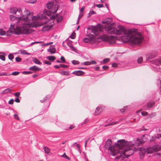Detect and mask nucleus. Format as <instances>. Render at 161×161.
Wrapping results in <instances>:
<instances>
[{
    "mask_svg": "<svg viewBox=\"0 0 161 161\" xmlns=\"http://www.w3.org/2000/svg\"><path fill=\"white\" fill-rule=\"evenodd\" d=\"M106 30L110 34L116 35H120L124 32V36H123L122 39L126 42L130 41L132 43L139 44L142 41V33L136 29L125 30L122 26L117 25L115 28L114 27L113 25L110 24L108 25Z\"/></svg>",
    "mask_w": 161,
    "mask_h": 161,
    "instance_id": "f257e3e1",
    "label": "nucleus"
},
{
    "mask_svg": "<svg viewBox=\"0 0 161 161\" xmlns=\"http://www.w3.org/2000/svg\"><path fill=\"white\" fill-rule=\"evenodd\" d=\"M115 144V146L118 149L122 150L124 151L125 156L126 158H128L133 154L134 150L130 147L128 142L125 140H119Z\"/></svg>",
    "mask_w": 161,
    "mask_h": 161,
    "instance_id": "f03ea898",
    "label": "nucleus"
},
{
    "mask_svg": "<svg viewBox=\"0 0 161 161\" xmlns=\"http://www.w3.org/2000/svg\"><path fill=\"white\" fill-rule=\"evenodd\" d=\"M46 7L49 9H51L53 7L51 12L53 14H55L58 10L59 6L58 4H55L53 6V3L52 2L49 1L46 4Z\"/></svg>",
    "mask_w": 161,
    "mask_h": 161,
    "instance_id": "7ed1b4c3",
    "label": "nucleus"
},
{
    "mask_svg": "<svg viewBox=\"0 0 161 161\" xmlns=\"http://www.w3.org/2000/svg\"><path fill=\"white\" fill-rule=\"evenodd\" d=\"M112 144V141L110 139H108L105 144L104 147L106 150L110 148V146Z\"/></svg>",
    "mask_w": 161,
    "mask_h": 161,
    "instance_id": "20e7f679",
    "label": "nucleus"
},
{
    "mask_svg": "<svg viewBox=\"0 0 161 161\" xmlns=\"http://www.w3.org/2000/svg\"><path fill=\"white\" fill-rule=\"evenodd\" d=\"M155 105V102L154 101H151L148 102L147 104L146 107H144L146 108H144L146 110H147L148 108H152Z\"/></svg>",
    "mask_w": 161,
    "mask_h": 161,
    "instance_id": "39448f33",
    "label": "nucleus"
},
{
    "mask_svg": "<svg viewBox=\"0 0 161 161\" xmlns=\"http://www.w3.org/2000/svg\"><path fill=\"white\" fill-rule=\"evenodd\" d=\"M72 74L77 76H80L84 75L85 74V73L83 71L79 70L75 71L73 72Z\"/></svg>",
    "mask_w": 161,
    "mask_h": 161,
    "instance_id": "423d86ee",
    "label": "nucleus"
},
{
    "mask_svg": "<svg viewBox=\"0 0 161 161\" xmlns=\"http://www.w3.org/2000/svg\"><path fill=\"white\" fill-rule=\"evenodd\" d=\"M91 27L92 28V32L95 35H97L99 33V32L97 30V26L94 25H92Z\"/></svg>",
    "mask_w": 161,
    "mask_h": 161,
    "instance_id": "0eeeda50",
    "label": "nucleus"
},
{
    "mask_svg": "<svg viewBox=\"0 0 161 161\" xmlns=\"http://www.w3.org/2000/svg\"><path fill=\"white\" fill-rule=\"evenodd\" d=\"M47 51L51 54H53L55 53L56 49L54 46L51 45L50 46L49 48L47 49Z\"/></svg>",
    "mask_w": 161,
    "mask_h": 161,
    "instance_id": "6e6552de",
    "label": "nucleus"
},
{
    "mask_svg": "<svg viewBox=\"0 0 161 161\" xmlns=\"http://www.w3.org/2000/svg\"><path fill=\"white\" fill-rule=\"evenodd\" d=\"M14 25H11V27L9 29L8 31L7 32L10 33L11 34H15L16 33V29L14 27Z\"/></svg>",
    "mask_w": 161,
    "mask_h": 161,
    "instance_id": "1a4fd4ad",
    "label": "nucleus"
},
{
    "mask_svg": "<svg viewBox=\"0 0 161 161\" xmlns=\"http://www.w3.org/2000/svg\"><path fill=\"white\" fill-rule=\"evenodd\" d=\"M53 27L52 25H47L43 26L42 27V31H47L50 30Z\"/></svg>",
    "mask_w": 161,
    "mask_h": 161,
    "instance_id": "9d476101",
    "label": "nucleus"
},
{
    "mask_svg": "<svg viewBox=\"0 0 161 161\" xmlns=\"http://www.w3.org/2000/svg\"><path fill=\"white\" fill-rule=\"evenodd\" d=\"M29 69L33 71H38L42 70V69L41 68L38 67L36 65H34L30 67Z\"/></svg>",
    "mask_w": 161,
    "mask_h": 161,
    "instance_id": "9b49d317",
    "label": "nucleus"
},
{
    "mask_svg": "<svg viewBox=\"0 0 161 161\" xmlns=\"http://www.w3.org/2000/svg\"><path fill=\"white\" fill-rule=\"evenodd\" d=\"M71 41H69L67 42V45L71 49V50L75 53H77V51L75 47L73 46L71 43Z\"/></svg>",
    "mask_w": 161,
    "mask_h": 161,
    "instance_id": "f8f14e48",
    "label": "nucleus"
},
{
    "mask_svg": "<svg viewBox=\"0 0 161 161\" xmlns=\"http://www.w3.org/2000/svg\"><path fill=\"white\" fill-rule=\"evenodd\" d=\"M112 20L111 18H107L103 20L102 23L103 24H109L112 21Z\"/></svg>",
    "mask_w": 161,
    "mask_h": 161,
    "instance_id": "ddd939ff",
    "label": "nucleus"
},
{
    "mask_svg": "<svg viewBox=\"0 0 161 161\" xmlns=\"http://www.w3.org/2000/svg\"><path fill=\"white\" fill-rule=\"evenodd\" d=\"M31 30H30L29 29H26L24 27L22 28V34H31V31L30 32V31Z\"/></svg>",
    "mask_w": 161,
    "mask_h": 161,
    "instance_id": "4468645a",
    "label": "nucleus"
},
{
    "mask_svg": "<svg viewBox=\"0 0 161 161\" xmlns=\"http://www.w3.org/2000/svg\"><path fill=\"white\" fill-rule=\"evenodd\" d=\"M16 33L15 34L17 35H19L22 34V30L21 28L19 27H16Z\"/></svg>",
    "mask_w": 161,
    "mask_h": 161,
    "instance_id": "2eb2a0df",
    "label": "nucleus"
},
{
    "mask_svg": "<svg viewBox=\"0 0 161 161\" xmlns=\"http://www.w3.org/2000/svg\"><path fill=\"white\" fill-rule=\"evenodd\" d=\"M145 149L144 148L142 147L140 148L139 151L140 155L144 156L145 154Z\"/></svg>",
    "mask_w": 161,
    "mask_h": 161,
    "instance_id": "dca6fc26",
    "label": "nucleus"
},
{
    "mask_svg": "<svg viewBox=\"0 0 161 161\" xmlns=\"http://www.w3.org/2000/svg\"><path fill=\"white\" fill-rule=\"evenodd\" d=\"M147 60H149L154 58L155 56L153 54L149 53L146 55Z\"/></svg>",
    "mask_w": 161,
    "mask_h": 161,
    "instance_id": "f3484780",
    "label": "nucleus"
},
{
    "mask_svg": "<svg viewBox=\"0 0 161 161\" xmlns=\"http://www.w3.org/2000/svg\"><path fill=\"white\" fill-rule=\"evenodd\" d=\"M6 54L4 52H0V59L3 61L5 60V56Z\"/></svg>",
    "mask_w": 161,
    "mask_h": 161,
    "instance_id": "a211bd4d",
    "label": "nucleus"
},
{
    "mask_svg": "<svg viewBox=\"0 0 161 161\" xmlns=\"http://www.w3.org/2000/svg\"><path fill=\"white\" fill-rule=\"evenodd\" d=\"M18 11V9L15 7H13L10 8V12L13 14H15Z\"/></svg>",
    "mask_w": 161,
    "mask_h": 161,
    "instance_id": "6ab92c4d",
    "label": "nucleus"
},
{
    "mask_svg": "<svg viewBox=\"0 0 161 161\" xmlns=\"http://www.w3.org/2000/svg\"><path fill=\"white\" fill-rule=\"evenodd\" d=\"M152 148L153 151L155 152L159 151L160 148L158 145L153 146Z\"/></svg>",
    "mask_w": 161,
    "mask_h": 161,
    "instance_id": "aec40b11",
    "label": "nucleus"
},
{
    "mask_svg": "<svg viewBox=\"0 0 161 161\" xmlns=\"http://www.w3.org/2000/svg\"><path fill=\"white\" fill-rule=\"evenodd\" d=\"M101 111V108L98 107H97L94 113L95 115H97L99 114Z\"/></svg>",
    "mask_w": 161,
    "mask_h": 161,
    "instance_id": "412c9836",
    "label": "nucleus"
},
{
    "mask_svg": "<svg viewBox=\"0 0 161 161\" xmlns=\"http://www.w3.org/2000/svg\"><path fill=\"white\" fill-rule=\"evenodd\" d=\"M59 70V72H58L60 73L61 75H68L69 74L68 71H61Z\"/></svg>",
    "mask_w": 161,
    "mask_h": 161,
    "instance_id": "4be33fe9",
    "label": "nucleus"
},
{
    "mask_svg": "<svg viewBox=\"0 0 161 161\" xmlns=\"http://www.w3.org/2000/svg\"><path fill=\"white\" fill-rule=\"evenodd\" d=\"M46 58L48 59L50 61L53 62L56 59V58L54 56H47Z\"/></svg>",
    "mask_w": 161,
    "mask_h": 161,
    "instance_id": "5701e85b",
    "label": "nucleus"
},
{
    "mask_svg": "<svg viewBox=\"0 0 161 161\" xmlns=\"http://www.w3.org/2000/svg\"><path fill=\"white\" fill-rule=\"evenodd\" d=\"M33 61L36 64L39 65L41 64H42L41 62L36 58H33Z\"/></svg>",
    "mask_w": 161,
    "mask_h": 161,
    "instance_id": "b1692460",
    "label": "nucleus"
},
{
    "mask_svg": "<svg viewBox=\"0 0 161 161\" xmlns=\"http://www.w3.org/2000/svg\"><path fill=\"white\" fill-rule=\"evenodd\" d=\"M115 147H116V146L114 145H114H111L110 146V148L109 149H108V150H110L111 152H114L115 151ZM117 148H118L117 147H116Z\"/></svg>",
    "mask_w": 161,
    "mask_h": 161,
    "instance_id": "393cba45",
    "label": "nucleus"
},
{
    "mask_svg": "<svg viewBox=\"0 0 161 161\" xmlns=\"http://www.w3.org/2000/svg\"><path fill=\"white\" fill-rule=\"evenodd\" d=\"M119 122L118 121H115V122H112V123H110V124H106V125H104V126L105 127H107L108 126H110V125H114L117 123H118Z\"/></svg>",
    "mask_w": 161,
    "mask_h": 161,
    "instance_id": "a878e982",
    "label": "nucleus"
},
{
    "mask_svg": "<svg viewBox=\"0 0 161 161\" xmlns=\"http://www.w3.org/2000/svg\"><path fill=\"white\" fill-rule=\"evenodd\" d=\"M43 149L44 150L45 153L47 154H48L50 152V149L47 147H44L43 148Z\"/></svg>",
    "mask_w": 161,
    "mask_h": 161,
    "instance_id": "bb28decb",
    "label": "nucleus"
},
{
    "mask_svg": "<svg viewBox=\"0 0 161 161\" xmlns=\"http://www.w3.org/2000/svg\"><path fill=\"white\" fill-rule=\"evenodd\" d=\"M96 13L95 12L93 9H92L90 10L88 15V17H90L91 15H92V14H96Z\"/></svg>",
    "mask_w": 161,
    "mask_h": 161,
    "instance_id": "cd10ccee",
    "label": "nucleus"
},
{
    "mask_svg": "<svg viewBox=\"0 0 161 161\" xmlns=\"http://www.w3.org/2000/svg\"><path fill=\"white\" fill-rule=\"evenodd\" d=\"M159 137H156L155 136H152L151 138L150 139V141L151 142H154L156 139H159Z\"/></svg>",
    "mask_w": 161,
    "mask_h": 161,
    "instance_id": "c85d7f7f",
    "label": "nucleus"
},
{
    "mask_svg": "<svg viewBox=\"0 0 161 161\" xmlns=\"http://www.w3.org/2000/svg\"><path fill=\"white\" fill-rule=\"evenodd\" d=\"M11 90L9 89V88H7V89H5L4 90L3 92V93L5 94V93H8L9 92H11Z\"/></svg>",
    "mask_w": 161,
    "mask_h": 161,
    "instance_id": "c756f323",
    "label": "nucleus"
},
{
    "mask_svg": "<svg viewBox=\"0 0 161 161\" xmlns=\"http://www.w3.org/2000/svg\"><path fill=\"white\" fill-rule=\"evenodd\" d=\"M76 142L73 145H72V146H75V148L76 149H77L78 150H80V146L79 144H76V145H75V144H76Z\"/></svg>",
    "mask_w": 161,
    "mask_h": 161,
    "instance_id": "7c9ffc66",
    "label": "nucleus"
},
{
    "mask_svg": "<svg viewBox=\"0 0 161 161\" xmlns=\"http://www.w3.org/2000/svg\"><path fill=\"white\" fill-rule=\"evenodd\" d=\"M22 73L24 75H29L32 74L33 72L30 71H24Z\"/></svg>",
    "mask_w": 161,
    "mask_h": 161,
    "instance_id": "2f4dec72",
    "label": "nucleus"
},
{
    "mask_svg": "<svg viewBox=\"0 0 161 161\" xmlns=\"http://www.w3.org/2000/svg\"><path fill=\"white\" fill-rule=\"evenodd\" d=\"M58 16V14H56L55 15H52L50 17V18L52 19H54L57 18Z\"/></svg>",
    "mask_w": 161,
    "mask_h": 161,
    "instance_id": "473e14b6",
    "label": "nucleus"
},
{
    "mask_svg": "<svg viewBox=\"0 0 161 161\" xmlns=\"http://www.w3.org/2000/svg\"><path fill=\"white\" fill-rule=\"evenodd\" d=\"M137 63L139 64H141L143 62V58L142 57L139 58L137 60Z\"/></svg>",
    "mask_w": 161,
    "mask_h": 161,
    "instance_id": "72a5a7b5",
    "label": "nucleus"
},
{
    "mask_svg": "<svg viewBox=\"0 0 161 161\" xmlns=\"http://www.w3.org/2000/svg\"><path fill=\"white\" fill-rule=\"evenodd\" d=\"M63 18L62 16H61L58 18L57 19V21L58 23L61 22L63 19Z\"/></svg>",
    "mask_w": 161,
    "mask_h": 161,
    "instance_id": "f704fd0d",
    "label": "nucleus"
},
{
    "mask_svg": "<svg viewBox=\"0 0 161 161\" xmlns=\"http://www.w3.org/2000/svg\"><path fill=\"white\" fill-rule=\"evenodd\" d=\"M83 42L85 43H87L89 42H90L91 40L89 38H85L83 40Z\"/></svg>",
    "mask_w": 161,
    "mask_h": 161,
    "instance_id": "c9c22d12",
    "label": "nucleus"
},
{
    "mask_svg": "<svg viewBox=\"0 0 161 161\" xmlns=\"http://www.w3.org/2000/svg\"><path fill=\"white\" fill-rule=\"evenodd\" d=\"M21 53L23 55H31V53L27 52V51L25 50H23V51L21 52Z\"/></svg>",
    "mask_w": 161,
    "mask_h": 161,
    "instance_id": "e433bc0d",
    "label": "nucleus"
},
{
    "mask_svg": "<svg viewBox=\"0 0 161 161\" xmlns=\"http://www.w3.org/2000/svg\"><path fill=\"white\" fill-rule=\"evenodd\" d=\"M8 58L9 59L12 60L14 58V55L12 54H9L8 55Z\"/></svg>",
    "mask_w": 161,
    "mask_h": 161,
    "instance_id": "4c0bfd02",
    "label": "nucleus"
},
{
    "mask_svg": "<svg viewBox=\"0 0 161 161\" xmlns=\"http://www.w3.org/2000/svg\"><path fill=\"white\" fill-rule=\"evenodd\" d=\"M75 32H73L72 33L71 35L69 36V37L72 39H74L75 37Z\"/></svg>",
    "mask_w": 161,
    "mask_h": 161,
    "instance_id": "58836bf2",
    "label": "nucleus"
},
{
    "mask_svg": "<svg viewBox=\"0 0 161 161\" xmlns=\"http://www.w3.org/2000/svg\"><path fill=\"white\" fill-rule=\"evenodd\" d=\"M147 151L148 153H152L154 152L152 147L148 148Z\"/></svg>",
    "mask_w": 161,
    "mask_h": 161,
    "instance_id": "ea45409f",
    "label": "nucleus"
},
{
    "mask_svg": "<svg viewBox=\"0 0 161 161\" xmlns=\"http://www.w3.org/2000/svg\"><path fill=\"white\" fill-rule=\"evenodd\" d=\"M60 59L61 60V63H64L66 62L65 59L63 56H61Z\"/></svg>",
    "mask_w": 161,
    "mask_h": 161,
    "instance_id": "a19ab883",
    "label": "nucleus"
},
{
    "mask_svg": "<svg viewBox=\"0 0 161 161\" xmlns=\"http://www.w3.org/2000/svg\"><path fill=\"white\" fill-rule=\"evenodd\" d=\"M72 63L74 65L78 64H79V62L77 60H73L72 61Z\"/></svg>",
    "mask_w": 161,
    "mask_h": 161,
    "instance_id": "79ce46f5",
    "label": "nucleus"
},
{
    "mask_svg": "<svg viewBox=\"0 0 161 161\" xmlns=\"http://www.w3.org/2000/svg\"><path fill=\"white\" fill-rule=\"evenodd\" d=\"M19 73V72L18 71H14L12 73L11 75H18Z\"/></svg>",
    "mask_w": 161,
    "mask_h": 161,
    "instance_id": "37998d69",
    "label": "nucleus"
},
{
    "mask_svg": "<svg viewBox=\"0 0 161 161\" xmlns=\"http://www.w3.org/2000/svg\"><path fill=\"white\" fill-rule=\"evenodd\" d=\"M83 64L85 65H89L91 64V63L90 61H86L83 63Z\"/></svg>",
    "mask_w": 161,
    "mask_h": 161,
    "instance_id": "c03bdc74",
    "label": "nucleus"
},
{
    "mask_svg": "<svg viewBox=\"0 0 161 161\" xmlns=\"http://www.w3.org/2000/svg\"><path fill=\"white\" fill-rule=\"evenodd\" d=\"M140 148V147H139L136 146V147H134V149H133V150H134V151L135 152H136V151H137L138 150V151H139Z\"/></svg>",
    "mask_w": 161,
    "mask_h": 161,
    "instance_id": "a18cd8bd",
    "label": "nucleus"
},
{
    "mask_svg": "<svg viewBox=\"0 0 161 161\" xmlns=\"http://www.w3.org/2000/svg\"><path fill=\"white\" fill-rule=\"evenodd\" d=\"M22 58L19 57H17L15 58V60L17 62H20Z\"/></svg>",
    "mask_w": 161,
    "mask_h": 161,
    "instance_id": "49530a36",
    "label": "nucleus"
},
{
    "mask_svg": "<svg viewBox=\"0 0 161 161\" xmlns=\"http://www.w3.org/2000/svg\"><path fill=\"white\" fill-rule=\"evenodd\" d=\"M1 75H6V76H8L10 75V74H8L6 72H1Z\"/></svg>",
    "mask_w": 161,
    "mask_h": 161,
    "instance_id": "de8ad7c7",
    "label": "nucleus"
},
{
    "mask_svg": "<svg viewBox=\"0 0 161 161\" xmlns=\"http://www.w3.org/2000/svg\"><path fill=\"white\" fill-rule=\"evenodd\" d=\"M1 75H6V76H8L10 75V74H8L6 72H1Z\"/></svg>",
    "mask_w": 161,
    "mask_h": 161,
    "instance_id": "09e8293b",
    "label": "nucleus"
},
{
    "mask_svg": "<svg viewBox=\"0 0 161 161\" xmlns=\"http://www.w3.org/2000/svg\"><path fill=\"white\" fill-rule=\"evenodd\" d=\"M110 60V59L109 58H104L103 60V61L104 63H106L108 62H109Z\"/></svg>",
    "mask_w": 161,
    "mask_h": 161,
    "instance_id": "8fccbe9b",
    "label": "nucleus"
},
{
    "mask_svg": "<svg viewBox=\"0 0 161 161\" xmlns=\"http://www.w3.org/2000/svg\"><path fill=\"white\" fill-rule=\"evenodd\" d=\"M14 100L13 99H11L8 102V103L9 104H13L14 103Z\"/></svg>",
    "mask_w": 161,
    "mask_h": 161,
    "instance_id": "3c124183",
    "label": "nucleus"
},
{
    "mask_svg": "<svg viewBox=\"0 0 161 161\" xmlns=\"http://www.w3.org/2000/svg\"><path fill=\"white\" fill-rule=\"evenodd\" d=\"M6 34V32L5 31L2 30L0 31V35H5Z\"/></svg>",
    "mask_w": 161,
    "mask_h": 161,
    "instance_id": "603ef678",
    "label": "nucleus"
},
{
    "mask_svg": "<svg viewBox=\"0 0 161 161\" xmlns=\"http://www.w3.org/2000/svg\"><path fill=\"white\" fill-rule=\"evenodd\" d=\"M96 5L97 7L99 8H102L103 7V5L102 4H96Z\"/></svg>",
    "mask_w": 161,
    "mask_h": 161,
    "instance_id": "864d4df0",
    "label": "nucleus"
},
{
    "mask_svg": "<svg viewBox=\"0 0 161 161\" xmlns=\"http://www.w3.org/2000/svg\"><path fill=\"white\" fill-rule=\"evenodd\" d=\"M60 67H61L62 68H68L69 67V66L67 65H65L64 64H60Z\"/></svg>",
    "mask_w": 161,
    "mask_h": 161,
    "instance_id": "5fc2aeb1",
    "label": "nucleus"
},
{
    "mask_svg": "<svg viewBox=\"0 0 161 161\" xmlns=\"http://www.w3.org/2000/svg\"><path fill=\"white\" fill-rule=\"evenodd\" d=\"M141 114L142 116H146L147 115L148 113L145 111H142L141 112Z\"/></svg>",
    "mask_w": 161,
    "mask_h": 161,
    "instance_id": "6e6d98bb",
    "label": "nucleus"
},
{
    "mask_svg": "<svg viewBox=\"0 0 161 161\" xmlns=\"http://www.w3.org/2000/svg\"><path fill=\"white\" fill-rule=\"evenodd\" d=\"M14 95L15 97H18L20 95V93L19 92H16L14 93Z\"/></svg>",
    "mask_w": 161,
    "mask_h": 161,
    "instance_id": "4d7b16f0",
    "label": "nucleus"
},
{
    "mask_svg": "<svg viewBox=\"0 0 161 161\" xmlns=\"http://www.w3.org/2000/svg\"><path fill=\"white\" fill-rule=\"evenodd\" d=\"M102 68L104 70H105L108 69L109 67L107 65H104L103 66Z\"/></svg>",
    "mask_w": 161,
    "mask_h": 161,
    "instance_id": "13d9d810",
    "label": "nucleus"
},
{
    "mask_svg": "<svg viewBox=\"0 0 161 161\" xmlns=\"http://www.w3.org/2000/svg\"><path fill=\"white\" fill-rule=\"evenodd\" d=\"M44 62L45 64H47L48 65H50L51 64V62L47 60H45Z\"/></svg>",
    "mask_w": 161,
    "mask_h": 161,
    "instance_id": "bf43d9fd",
    "label": "nucleus"
},
{
    "mask_svg": "<svg viewBox=\"0 0 161 161\" xmlns=\"http://www.w3.org/2000/svg\"><path fill=\"white\" fill-rule=\"evenodd\" d=\"M83 15L82 14H80L79 16V17L78 18V19H77V23H76V24H79V20H80V18H79V16H80V17H82Z\"/></svg>",
    "mask_w": 161,
    "mask_h": 161,
    "instance_id": "052dcab7",
    "label": "nucleus"
},
{
    "mask_svg": "<svg viewBox=\"0 0 161 161\" xmlns=\"http://www.w3.org/2000/svg\"><path fill=\"white\" fill-rule=\"evenodd\" d=\"M50 97L49 95H47L44 98H43V99L45 100V101H46V100H47V99H49Z\"/></svg>",
    "mask_w": 161,
    "mask_h": 161,
    "instance_id": "680f3d73",
    "label": "nucleus"
},
{
    "mask_svg": "<svg viewBox=\"0 0 161 161\" xmlns=\"http://www.w3.org/2000/svg\"><path fill=\"white\" fill-rule=\"evenodd\" d=\"M14 117L15 119H17V120H19V118L18 117L17 114H15L14 115Z\"/></svg>",
    "mask_w": 161,
    "mask_h": 161,
    "instance_id": "e2e57ef3",
    "label": "nucleus"
},
{
    "mask_svg": "<svg viewBox=\"0 0 161 161\" xmlns=\"http://www.w3.org/2000/svg\"><path fill=\"white\" fill-rule=\"evenodd\" d=\"M64 156V157L66 159L68 160H69L70 158L69 157H68L65 154V153H64V154L63 155V156Z\"/></svg>",
    "mask_w": 161,
    "mask_h": 161,
    "instance_id": "0e129e2a",
    "label": "nucleus"
},
{
    "mask_svg": "<svg viewBox=\"0 0 161 161\" xmlns=\"http://www.w3.org/2000/svg\"><path fill=\"white\" fill-rule=\"evenodd\" d=\"M88 121V119H86L85 120L84 122L83 123H81V125H83V124H86L87 123Z\"/></svg>",
    "mask_w": 161,
    "mask_h": 161,
    "instance_id": "69168bd1",
    "label": "nucleus"
},
{
    "mask_svg": "<svg viewBox=\"0 0 161 161\" xmlns=\"http://www.w3.org/2000/svg\"><path fill=\"white\" fill-rule=\"evenodd\" d=\"M10 18L11 20H14V19L15 18L13 15H10Z\"/></svg>",
    "mask_w": 161,
    "mask_h": 161,
    "instance_id": "338daca9",
    "label": "nucleus"
},
{
    "mask_svg": "<svg viewBox=\"0 0 161 161\" xmlns=\"http://www.w3.org/2000/svg\"><path fill=\"white\" fill-rule=\"evenodd\" d=\"M14 101L16 103H19L20 102V100L18 97H17L16 98Z\"/></svg>",
    "mask_w": 161,
    "mask_h": 161,
    "instance_id": "774afa93",
    "label": "nucleus"
}]
</instances>
